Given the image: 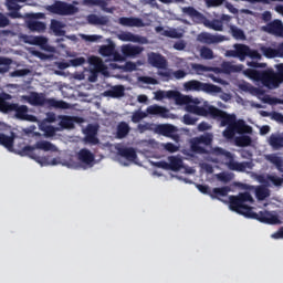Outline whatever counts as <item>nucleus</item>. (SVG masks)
Here are the masks:
<instances>
[{
  "label": "nucleus",
  "mask_w": 283,
  "mask_h": 283,
  "mask_svg": "<svg viewBox=\"0 0 283 283\" xmlns=\"http://www.w3.org/2000/svg\"><path fill=\"white\" fill-rule=\"evenodd\" d=\"M203 25L206 28H209L210 30H214V32H222L224 30V24L222 23V20L213 19L212 21L206 20L203 22Z\"/></svg>",
  "instance_id": "nucleus-31"
},
{
  "label": "nucleus",
  "mask_w": 283,
  "mask_h": 283,
  "mask_svg": "<svg viewBox=\"0 0 283 283\" xmlns=\"http://www.w3.org/2000/svg\"><path fill=\"white\" fill-rule=\"evenodd\" d=\"M213 137L211 135H203L199 137L198 143H202L203 145H211Z\"/></svg>",
  "instance_id": "nucleus-56"
},
{
  "label": "nucleus",
  "mask_w": 283,
  "mask_h": 283,
  "mask_svg": "<svg viewBox=\"0 0 283 283\" xmlns=\"http://www.w3.org/2000/svg\"><path fill=\"white\" fill-rule=\"evenodd\" d=\"M24 19H29V21H34V19H45V13H25Z\"/></svg>",
  "instance_id": "nucleus-51"
},
{
  "label": "nucleus",
  "mask_w": 283,
  "mask_h": 283,
  "mask_svg": "<svg viewBox=\"0 0 283 283\" xmlns=\"http://www.w3.org/2000/svg\"><path fill=\"white\" fill-rule=\"evenodd\" d=\"M51 30L56 34V36H63L65 34V31H63V23L57 20L51 21Z\"/></svg>",
  "instance_id": "nucleus-37"
},
{
  "label": "nucleus",
  "mask_w": 283,
  "mask_h": 283,
  "mask_svg": "<svg viewBox=\"0 0 283 283\" xmlns=\"http://www.w3.org/2000/svg\"><path fill=\"white\" fill-rule=\"evenodd\" d=\"M120 25L126 28H145V22L140 18H119Z\"/></svg>",
  "instance_id": "nucleus-21"
},
{
  "label": "nucleus",
  "mask_w": 283,
  "mask_h": 283,
  "mask_svg": "<svg viewBox=\"0 0 283 283\" xmlns=\"http://www.w3.org/2000/svg\"><path fill=\"white\" fill-rule=\"evenodd\" d=\"M169 168L170 171H180V169H182V159L178 157H170Z\"/></svg>",
  "instance_id": "nucleus-38"
},
{
  "label": "nucleus",
  "mask_w": 283,
  "mask_h": 283,
  "mask_svg": "<svg viewBox=\"0 0 283 283\" xmlns=\"http://www.w3.org/2000/svg\"><path fill=\"white\" fill-rule=\"evenodd\" d=\"M255 196L258 200H266L271 196V191L265 186H259L255 189Z\"/></svg>",
  "instance_id": "nucleus-35"
},
{
  "label": "nucleus",
  "mask_w": 283,
  "mask_h": 283,
  "mask_svg": "<svg viewBox=\"0 0 283 283\" xmlns=\"http://www.w3.org/2000/svg\"><path fill=\"white\" fill-rule=\"evenodd\" d=\"M59 119L62 129H74V123H83V118L76 116L60 115Z\"/></svg>",
  "instance_id": "nucleus-16"
},
{
  "label": "nucleus",
  "mask_w": 283,
  "mask_h": 283,
  "mask_svg": "<svg viewBox=\"0 0 283 283\" xmlns=\"http://www.w3.org/2000/svg\"><path fill=\"white\" fill-rule=\"evenodd\" d=\"M14 138H17V135L13 132H11L10 136L0 133V145L6 147L9 151H12V149H14Z\"/></svg>",
  "instance_id": "nucleus-24"
},
{
  "label": "nucleus",
  "mask_w": 283,
  "mask_h": 283,
  "mask_svg": "<svg viewBox=\"0 0 283 283\" xmlns=\"http://www.w3.org/2000/svg\"><path fill=\"white\" fill-rule=\"evenodd\" d=\"M230 32L237 41H244V39H247L244 31L235 25L230 27Z\"/></svg>",
  "instance_id": "nucleus-36"
},
{
  "label": "nucleus",
  "mask_w": 283,
  "mask_h": 283,
  "mask_svg": "<svg viewBox=\"0 0 283 283\" xmlns=\"http://www.w3.org/2000/svg\"><path fill=\"white\" fill-rule=\"evenodd\" d=\"M265 160H268V163H271V165H274L277 171L282 174L281 177L276 175H268L266 180H269V182H272L274 187H282L283 186V158L275 154H270L265 156Z\"/></svg>",
  "instance_id": "nucleus-10"
},
{
  "label": "nucleus",
  "mask_w": 283,
  "mask_h": 283,
  "mask_svg": "<svg viewBox=\"0 0 283 283\" xmlns=\"http://www.w3.org/2000/svg\"><path fill=\"white\" fill-rule=\"evenodd\" d=\"M140 83H145L146 85H158V80L150 76H142L139 77Z\"/></svg>",
  "instance_id": "nucleus-48"
},
{
  "label": "nucleus",
  "mask_w": 283,
  "mask_h": 283,
  "mask_svg": "<svg viewBox=\"0 0 283 283\" xmlns=\"http://www.w3.org/2000/svg\"><path fill=\"white\" fill-rule=\"evenodd\" d=\"M77 159L83 165H87L88 167H92L94 165L95 156L87 148H82L77 154Z\"/></svg>",
  "instance_id": "nucleus-18"
},
{
  "label": "nucleus",
  "mask_w": 283,
  "mask_h": 283,
  "mask_svg": "<svg viewBox=\"0 0 283 283\" xmlns=\"http://www.w3.org/2000/svg\"><path fill=\"white\" fill-rule=\"evenodd\" d=\"M231 191V187L229 186H223L221 188H213L212 192L210 195V198L212 200H219L220 202H224L222 198H227Z\"/></svg>",
  "instance_id": "nucleus-19"
},
{
  "label": "nucleus",
  "mask_w": 283,
  "mask_h": 283,
  "mask_svg": "<svg viewBox=\"0 0 283 283\" xmlns=\"http://www.w3.org/2000/svg\"><path fill=\"white\" fill-rule=\"evenodd\" d=\"M191 149L192 151H195L196 154H205L207 150L205 149V147L200 146V144H192L191 145Z\"/></svg>",
  "instance_id": "nucleus-59"
},
{
  "label": "nucleus",
  "mask_w": 283,
  "mask_h": 283,
  "mask_svg": "<svg viewBox=\"0 0 283 283\" xmlns=\"http://www.w3.org/2000/svg\"><path fill=\"white\" fill-rule=\"evenodd\" d=\"M19 3H25V0H7V8L8 10H21V6Z\"/></svg>",
  "instance_id": "nucleus-44"
},
{
  "label": "nucleus",
  "mask_w": 283,
  "mask_h": 283,
  "mask_svg": "<svg viewBox=\"0 0 283 283\" xmlns=\"http://www.w3.org/2000/svg\"><path fill=\"white\" fill-rule=\"evenodd\" d=\"M105 96H109L111 98H123V96H125V86H113L111 90L105 91Z\"/></svg>",
  "instance_id": "nucleus-27"
},
{
  "label": "nucleus",
  "mask_w": 283,
  "mask_h": 283,
  "mask_svg": "<svg viewBox=\"0 0 283 283\" xmlns=\"http://www.w3.org/2000/svg\"><path fill=\"white\" fill-rule=\"evenodd\" d=\"M87 22L90 25H107V23H109V18H107V15L98 17L96 14H90L87 17Z\"/></svg>",
  "instance_id": "nucleus-29"
},
{
  "label": "nucleus",
  "mask_w": 283,
  "mask_h": 283,
  "mask_svg": "<svg viewBox=\"0 0 283 283\" xmlns=\"http://www.w3.org/2000/svg\"><path fill=\"white\" fill-rule=\"evenodd\" d=\"M182 12H184V14H187L188 17H190V19H192V20L197 19L198 21H200V19H202V13H200L193 7H185L182 9Z\"/></svg>",
  "instance_id": "nucleus-33"
},
{
  "label": "nucleus",
  "mask_w": 283,
  "mask_h": 283,
  "mask_svg": "<svg viewBox=\"0 0 283 283\" xmlns=\"http://www.w3.org/2000/svg\"><path fill=\"white\" fill-rule=\"evenodd\" d=\"M147 114L151 116H160L161 118H169V109L158 105H150L146 109Z\"/></svg>",
  "instance_id": "nucleus-23"
},
{
  "label": "nucleus",
  "mask_w": 283,
  "mask_h": 283,
  "mask_svg": "<svg viewBox=\"0 0 283 283\" xmlns=\"http://www.w3.org/2000/svg\"><path fill=\"white\" fill-rule=\"evenodd\" d=\"M143 53V46H136L132 44H124L122 46V54L126 57L138 56V54Z\"/></svg>",
  "instance_id": "nucleus-20"
},
{
  "label": "nucleus",
  "mask_w": 283,
  "mask_h": 283,
  "mask_svg": "<svg viewBox=\"0 0 283 283\" xmlns=\"http://www.w3.org/2000/svg\"><path fill=\"white\" fill-rule=\"evenodd\" d=\"M211 154L212 156H224V158H228L229 161L226 165L230 171H239L244 174L247 169H253V164L251 161H235L233 154L224 148L214 147L212 148Z\"/></svg>",
  "instance_id": "nucleus-6"
},
{
  "label": "nucleus",
  "mask_w": 283,
  "mask_h": 283,
  "mask_svg": "<svg viewBox=\"0 0 283 283\" xmlns=\"http://www.w3.org/2000/svg\"><path fill=\"white\" fill-rule=\"evenodd\" d=\"M1 65H10V59L0 57V74H6V72H8V66H1Z\"/></svg>",
  "instance_id": "nucleus-49"
},
{
  "label": "nucleus",
  "mask_w": 283,
  "mask_h": 283,
  "mask_svg": "<svg viewBox=\"0 0 283 283\" xmlns=\"http://www.w3.org/2000/svg\"><path fill=\"white\" fill-rule=\"evenodd\" d=\"M218 180H220V182H231V180H233L234 176L231 172H220L217 175Z\"/></svg>",
  "instance_id": "nucleus-45"
},
{
  "label": "nucleus",
  "mask_w": 283,
  "mask_h": 283,
  "mask_svg": "<svg viewBox=\"0 0 283 283\" xmlns=\"http://www.w3.org/2000/svg\"><path fill=\"white\" fill-rule=\"evenodd\" d=\"M247 202H253L251 192L245 191L239 193L238 196L229 197V207L231 211H235V213L244 216L245 218L259 220V222H263V224H282V221L277 214H273L266 210L254 212L253 208L247 205Z\"/></svg>",
  "instance_id": "nucleus-2"
},
{
  "label": "nucleus",
  "mask_w": 283,
  "mask_h": 283,
  "mask_svg": "<svg viewBox=\"0 0 283 283\" xmlns=\"http://www.w3.org/2000/svg\"><path fill=\"white\" fill-rule=\"evenodd\" d=\"M90 65H93L94 69L91 70L92 76L90 77L91 83H96V78H98V74H105L107 66L103 63V60L98 56H91L88 59Z\"/></svg>",
  "instance_id": "nucleus-12"
},
{
  "label": "nucleus",
  "mask_w": 283,
  "mask_h": 283,
  "mask_svg": "<svg viewBox=\"0 0 283 283\" xmlns=\"http://www.w3.org/2000/svg\"><path fill=\"white\" fill-rule=\"evenodd\" d=\"M49 10L53 14H60L62 17L76 14V7H74V4H67L66 2L63 1H56L54 4L49 7Z\"/></svg>",
  "instance_id": "nucleus-11"
},
{
  "label": "nucleus",
  "mask_w": 283,
  "mask_h": 283,
  "mask_svg": "<svg viewBox=\"0 0 283 283\" xmlns=\"http://www.w3.org/2000/svg\"><path fill=\"white\" fill-rule=\"evenodd\" d=\"M200 56L206 61H211L213 59V50L209 49L208 46H201L200 49Z\"/></svg>",
  "instance_id": "nucleus-43"
},
{
  "label": "nucleus",
  "mask_w": 283,
  "mask_h": 283,
  "mask_svg": "<svg viewBox=\"0 0 283 283\" xmlns=\"http://www.w3.org/2000/svg\"><path fill=\"white\" fill-rule=\"evenodd\" d=\"M8 101H12V95L8 93L0 94V112L9 114V112H15V117L20 120H30L31 115L28 114L29 108L25 105L19 106V104H12Z\"/></svg>",
  "instance_id": "nucleus-5"
},
{
  "label": "nucleus",
  "mask_w": 283,
  "mask_h": 283,
  "mask_svg": "<svg viewBox=\"0 0 283 283\" xmlns=\"http://www.w3.org/2000/svg\"><path fill=\"white\" fill-rule=\"evenodd\" d=\"M114 50H116V45L114 43L102 45L99 48V54L102 56H112L114 54Z\"/></svg>",
  "instance_id": "nucleus-39"
},
{
  "label": "nucleus",
  "mask_w": 283,
  "mask_h": 283,
  "mask_svg": "<svg viewBox=\"0 0 283 283\" xmlns=\"http://www.w3.org/2000/svg\"><path fill=\"white\" fill-rule=\"evenodd\" d=\"M178 93V91H167L166 98H169V101H176Z\"/></svg>",
  "instance_id": "nucleus-63"
},
{
  "label": "nucleus",
  "mask_w": 283,
  "mask_h": 283,
  "mask_svg": "<svg viewBox=\"0 0 283 283\" xmlns=\"http://www.w3.org/2000/svg\"><path fill=\"white\" fill-rule=\"evenodd\" d=\"M39 149L42 151H56V146L45 140L36 142L34 146H24L19 154L20 156L32 158V160H35V163H39L42 167H48V165H59L56 158L50 160V157L41 155V150Z\"/></svg>",
  "instance_id": "nucleus-4"
},
{
  "label": "nucleus",
  "mask_w": 283,
  "mask_h": 283,
  "mask_svg": "<svg viewBox=\"0 0 283 283\" xmlns=\"http://www.w3.org/2000/svg\"><path fill=\"white\" fill-rule=\"evenodd\" d=\"M226 38L224 35H213L209 32H201L198 34L197 36V41H199V43H203L205 45H213L216 43H222V41H224Z\"/></svg>",
  "instance_id": "nucleus-14"
},
{
  "label": "nucleus",
  "mask_w": 283,
  "mask_h": 283,
  "mask_svg": "<svg viewBox=\"0 0 283 283\" xmlns=\"http://www.w3.org/2000/svg\"><path fill=\"white\" fill-rule=\"evenodd\" d=\"M27 28H29L31 32H45L48 25L45 24V22L28 20Z\"/></svg>",
  "instance_id": "nucleus-26"
},
{
  "label": "nucleus",
  "mask_w": 283,
  "mask_h": 283,
  "mask_svg": "<svg viewBox=\"0 0 283 283\" xmlns=\"http://www.w3.org/2000/svg\"><path fill=\"white\" fill-rule=\"evenodd\" d=\"M111 56H113V61H115V62L123 63V61H125V55H122L120 53H118V51H116V49H114V52Z\"/></svg>",
  "instance_id": "nucleus-58"
},
{
  "label": "nucleus",
  "mask_w": 283,
  "mask_h": 283,
  "mask_svg": "<svg viewBox=\"0 0 283 283\" xmlns=\"http://www.w3.org/2000/svg\"><path fill=\"white\" fill-rule=\"evenodd\" d=\"M164 36H168L169 39H178V31H176V29L165 30Z\"/></svg>",
  "instance_id": "nucleus-57"
},
{
  "label": "nucleus",
  "mask_w": 283,
  "mask_h": 283,
  "mask_svg": "<svg viewBox=\"0 0 283 283\" xmlns=\"http://www.w3.org/2000/svg\"><path fill=\"white\" fill-rule=\"evenodd\" d=\"M33 43L34 45H40L41 48H43V45H48V39L44 36H35L33 39Z\"/></svg>",
  "instance_id": "nucleus-54"
},
{
  "label": "nucleus",
  "mask_w": 283,
  "mask_h": 283,
  "mask_svg": "<svg viewBox=\"0 0 283 283\" xmlns=\"http://www.w3.org/2000/svg\"><path fill=\"white\" fill-rule=\"evenodd\" d=\"M234 143L237 147H251L253 139L249 135H241L239 137H235Z\"/></svg>",
  "instance_id": "nucleus-32"
},
{
  "label": "nucleus",
  "mask_w": 283,
  "mask_h": 283,
  "mask_svg": "<svg viewBox=\"0 0 283 283\" xmlns=\"http://www.w3.org/2000/svg\"><path fill=\"white\" fill-rule=\"evenodd\" d=\"M197 122H198V118H195L189 114L184 115L185 125H196Z\"/></svg>",
  "instance_id": "nucleus-53"
},
{
  "label": "nucleus",
  "mask_w": 283,
  "mask_h": 283,
  "mask_svg": "<svg viewBox=\"0 0 283 283\" xmlns=\"http://www.w3.org/2000/svg\"><path fill=\"white\" fill-rule=\"evenodd\" d=\"M129 132H132V127L127 122H119L116 127V138L118 140H123V138H127L129 136Z\"/></svg>",
  "instance_id": "nucleus-25"
},
{
  "label": "nucleus",
  "mask_w": 283,
  "mask_h": 283,
  "mask_svg": "<svg viewBox=\"0 0 283 283\" xmlns=\"http://www.w3.org/2000/svg\"><path fill=\"white\" fill-rule=\"evenodd\" d=\"M97 6H98L104 12H112V9L107 8V1H105V0H98Z\"/></svg>",
  "instance_id": "nucleus-62"
},
{
  "label": "nucleus",
  "mask_w": 283,
  "mask_h": 283,
  "mask_svg": "<svg viewBox=\"0 0 283 283\" xmlns=\"http://www.w3.org/2000/svg\"><path fill=\"white\" fill-rule=\"evenodd\" d=\"M269 145L272 146L274 150L282 149L283 148V137L271 135L269 139Z\"/></svg>",
  "instance_id": "nucleus-34"
},
{
  "label": "nucleus",
  "mask_w": 283,
  "mask_h": 283,
  "mask_svg": "<svg viewBox=\"0 0 283 283\" xmlns=\"http://www.w3.org/2000/svg\"><path fill=\"white\" fill-rule=\"evenodd\" d=\"M10 20L3 13H0V28H8Z\"/></svg>",
  "instance_id": "nucleus-60"
},
{
  "label": "nucleus",
  "mask_w": 283,
  "mask_h": 283,
  "mask_svg": "<svg viewBox=\"0 0 283 283\" xmlns=\"http://www.w3.org/2000/svg\"><path fill=\"white\" fill-rule=\"evenodd\" d=\"M117 154L122 158H125L126 160H129L130 163H134L138 158V155L136 154V149L129 147H119L117 148Z\"/></svg>",
  "instance_id": "nucleus-22"
},
{
  "label": "nucleus",
  "mask_w": 283,
  "mask_h": 283,
  "mask_svg": "<svg viewBox=\"0 0 283 283\" xmlns=\"http://www.w3.org/2000/svg\"><path fill=\"white\" fill-rule=\"evenodd\" d=\"M28 103L38 107H43V105H46L48 107H55V109H67V107H70V104L64 101L45 98V96L40 95L36 92L31 93V96L28 97Z\"/></svg>",
  "instance_id": "nucleus-8"
},
{
  "label": "nucleus",
  "mask_w": 283,
  "mask_h": 283,
  "mask_svg": "<svg viewBox=\"0 0 283 283\" xmlns=\"http://www.w3.org/2000/svg\"><path fill=\"white\" fill-rule=\"evenodd\" d=\"M117 38L119 39V41H129L130 43H140L143 41V38L132 32H122L117 35Z\"/></svg>",
  "instance_id": "nucleus-30"
},
{
  "label": "nucleus",
  "mask_w": 283,
  "mask_h": 283,
  "mask_svg": "<svg viewBox=\"0 0 283 283\" xmlns=\"http://www.w3.org/2000/svg\"><path fill=\"white\" fill-rule=\"evenodd\" d=\"M243 69H244V65H242V64H240V65H233L231 63L223 64V71L227 74H231V72H242Z\"/></svg>",
  "instance_id": "nucleus-41"
},
{
  "label": "nucleus",
  "mask_w": 283,
  "mask_h": 283,
  "mask_svg": "<svg viewBox=\"0 0 283 283\" xmlns=\"http://www.w3.org/2000/svg\"><path fill=\"white\" fill-rule=\"evenodd\" d=\"M261 30L263 32H266V34H272V36H283L282 20H273L269 22L266 25H263Z\"/></svg>",
  "instance_id": "nucleus-13"
},
{
  "label": "nucleus",
  "mask_w": 283,
  "mask_h": 283,
  "mask_svg": "<svg viewBox=\"0 0 283 283\" xmlns=\"http://www.w3.org/2000/svg\"><path fill=\"white\" fill-rule=\"evenodd\" d=\"M274 240H282L283 239V227H281L276 232L272 234Z\"/></svg>",
  "instance_id": "nucleus-64"
},
{
  "label": "nucleus",
  "mask_w": 283,
  "mask_h": 283,
  "mask_svg": "<svg viewBox=\"0 0 283 283\" xmlns=\"http://www.w3.org/2000/svg\"><path fill=\"white\" fill-rule=\"evenodd\" d=\"M175 103L176 105H186V112H188L189 114H196V112H193L191 107H205V106H198V105L191 104L193 103V99L191 98V96L182 95L180 92L177 94Z\"/></svg>",
  "instance_id": "nucleus-15"
},
{
  "label": "nucleus",
  "mask_w": 283,
  "mask_h": 283,
  "mask_svg": "<svg viewBox=\"0 0 283 283\" xmlns=\"http://www.w3.org/2000/svg\"><path fill=\"white\" fill-rule=\"evenodd\" d=\"M234 50H228L226 51V56L230 59H239V61H247V56L250 59H254L256 61H260L262 59V55L258 50H251V48L247 44H234Z\"/></svg>",
  "instance_id": "nucleus-7"
},
{
  "label": "nucleus",
  "mask_w": 283,
  "mask_h": 283,
  "mask_svg": "<svg viewBox=\"0 0 283 283\" xmlns=\"http://www.w3.org/2000/svg\"><path fill=\"white\" fill-rule=\"evenodd\" d=\"M165 149L166 151H169V154H176V151H178L180 149V147L176 146L172 143H167L165 144Z\"/></svg>",
  "instance_id": "nucleus-55"
},
{
  "label": "nucleus",
  "mask_w": 283,
  "mask_h": 283,
  "mask_svg": "<svg viewBox=\"0 0 283 283\" xmlns=\"http://www.w3.org/2000/svg\"><path fill=\"white\" fill-rule=\"evenodd\" d=\"M56 132H60V129L57 127H54V126H48L45 128L46 136H55Z\"/></svg>",
  "instance_id": "nucleus-61"
},
{
  "label": "nucleus",
  "mask_w": 283,
  "mask_h": 283,
  "mask_svg": "<svg viewBox=\"0 0 283 283\" xmlns=\"http://www.w3.org/2000/svg\"><path fill=\"white\" fill-rule=\"evenodd\" d=\"M70 65H72V67H78L81 65H84L85 63V57H75L69 61Z\"/></svg>",
  "instance_id": "nucleus-50"
},
{
  "label": "nucleus",
  "mask_w": 283,
  "mask_h": 283,
  "mask_svg": "<svg viewBox=\"0 0 283 283\" xmlns=\"http://www.w3.org/2000/svg\"><path fill=\"white\" fill-rule=\"evenodd\" d=\"M159 132L160 134H163V136H167L168 138H174L175 140H178V135H175L178 132V128H176V126L174 125H161L159 127Z\"/></svg>",
  "instance_id": "nucleus-28"
},
{
  "label": "nucleus",
  "mask_w": 283,
  "mask_h": 283,
  "mask_svg": "<svg viewBox=\"0 0 283 283\" xmlns=\"http://www.w3.org/2000/svg\"><path fill=\"white\" fill-rule=\"evenodd\" d=\"M185 90L187 92H206V94H220L222 92V87L211 83H202L198 80L186 82Z\"/></svg>",
  "instance_id": "nucleus-9"
},
{
  "label": "nucleus",
  "mask_w": 283,
  "mask_h": 283,
  "mask_svg": "<svg viewBox=\"0 0 283 283\" xmlns=\"http://www.w3.org/2000/svg\"><path fill=\"white\" fill-rule=\"evenodd\" d=\"M190 109L196 113V116H210V118L220 120L221 127H226L223 138H227V140H233L235 134H253V128L247 125L244 119H238L235 115H231L213 105L191 107Z\"/></svg>",
  "instance_id": "nucleus-1"
},
{
  "label": "nucleus",
  "mask_w": 283,
  "mask_h": 283,
  "mask_svg": "<svg viewBox=\"0 0 283 283\" xmlns=\"http://www.w3.org/2000/svg\"><path fill=\"white\" fill-rule=\"evenodd\" d=\"M197 189H198L201 193H205L206 196H210V197H211L212 190H211V188H209V186L198 184V185H197Z\"/></svg>",
  "instance_id": "nucleus-52"
},
{
  "label": "nucleus",
  "mask_w": 283,
  "mask_h": 283,
  "mask_svg": "<svg viewBox=\"0 0 283 283\" xmlns=\"http://www.w3.org/2000/svg\"><path fill=\"white\" fill-rule=\"evenodd\" d=\"M276 73L273 70L258 71L254 69H247L243 71L244 76L255 81L256 83H262L263 87L268 90H275L280 87V83H283V66L282 63L276 65Z\"/></svg>",
  "instance_id": "nucleus-3"
},
{
  "label": "nucleus",
  "mask_w": 283,
  "mask_h": 283,
  "mask_svg": "<svg viewBox=\"0 0 283 283\" xmlns=\"http://www.w3.org/2000/svg\"><path fill=\"white\" fill-rule=\"evenodd\" d=\"M261 51L266 59H275L279 54V51L271 46H263Z\"/></svg>",
  "instance_id": "nucleus-42"
},
{
  "label": "nucleus",
  "mask_w": 283,
  "mask_h": 283,
  "mask_svg": "<svg viewBox=\"0 0 283 283\" xmlns=\"http://www.w3.org/2000/svg\"><path fill=\"white\" fill-rule=\"evenodd\" d=\"M148 63L151 64L153 67H157V70H165L167 67V60L159 53H150L148 55Z\"/></svg>",
  "instance_id": "nucleus-17"
},
{
  "label": "nucleus",
  "mask_w": 283,
  "mask_h": 283,
  "mask_svg": "<svg viewBox=\"0 0 283 283\" xmlns=\"http://www.w3.org/2000/svg\"><path fill=\"white\" fill-rule=\"evenodd\" d=\"M191 69L197 73V74H202L203 72H209V66H205L202 64L198 63H192Z\"/></svg>",
  "instance_id": "nucleus-46"
},
{
  "label": "nucleus",
  "mask_w": 283,
  "mask_h": 283,
  "mask_svg": "<svg viewBox=\"0 0 283 283\" xmlns=\"http://www.w3.org/2000/svg\"><path fill=\"white\" fill-rule=\"evenodd\" d=\"M114 70H123L124 72H136V63L134 62H126L125 65L120 66L118 64H112Z\"/></svg>",
  "instance_id": "nucleus-40"
},
{
  "label": "nucleus",
  "mask_w": 283,
  "mask_h": 283,
  "mask_svg": "<svg viewBox=\"0 0 283 283\" xmlns=\"http://www.w3.org/2000/svg\"><path fill=\"white\" fill-rule=\"evenodd\" d=\"M147 117V114L145 112H135L132 116V120L134 123H140V120H143V118H146Z\"/></svg>",
  "instance_id": "nucleus-47"
}]
</instances>
